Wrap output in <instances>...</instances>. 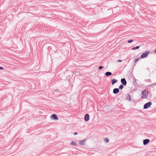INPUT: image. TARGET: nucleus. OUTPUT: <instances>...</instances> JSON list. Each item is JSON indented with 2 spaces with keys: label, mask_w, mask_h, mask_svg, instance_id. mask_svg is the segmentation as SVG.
Wrapping results in <instances>:
<instances>
[{
  "label": "nucleus",
  "mask_w": 156,
  "mask_h": 156,
  "mask_svg": "<svg viewBox=\"0 0 156 156\" xmlns=\"http://www.w3.org/2000/svg\"><path fill=\"white\" fill-rule=\"evenodd\" d=\"M117 80L115 79H113L112 80V85H113L114 83H116L117 82Z\"/></svg>",
  "instance_id": "obj_11"
},
{
  "label": "nucleus",
  "mask_w": 156,
  "mask_h": 156,
  "mask_svg": "<svg viewBox=\"0 0 156 156\" xmlns=\"http://www.w3.org/2000/svg\"><path fill=\"white\" fill-rule=\"evenodd\" d=\"M50 119L52 120H54L55 121H57L58 120V117L55 114H53L51 115L50 116Z\"/></svg>",
  "instance_id": "obj_3"
},
{
  "label": "nucleus",
  "mask_w": 156,
  "mask_h": 156,
  "mask_svg": "<svg viewBox=\"0 0 156 156\" xmlns=\"http://www.w3.org/2000/svg\"><path fill=\"white\" fill-rule=\"evenodd\" d=\"M139 58H140V57H138V58H136V59H135V60H134V62H137L138 61V60L139 59Z\"/></svg>",
  "instance_id": "obj_18"
},
{
  "label": "nucleus",
  "mask_w": 156,
  "mask_h": 156,
  "mask_svg": "<svg viewBox=\"0 0 156 156\" xmlns=\"http://www.w3.org/2000/svg\"><path fill=\"white\" fill-rule=\"evenodd\" d=\"M90 119V115L88 114H86L84 117V121L86 122L88 121Z\"/></svg>",
  "instance_id": "obj_5"
},
{
  "label": "nucleus",
  "mask_w": 156,
  "mask_h": 156,
  "mask_svg": "<svg viewBox=\"0 0 156 156\" xmlns=\"http://www.w3.org/2000/svg\"><path fill=\"white\" fill-rule=\"evenodd\" d=\"M104 67L102 66H100L98 67V68H103Z\"/></svg>",
  "instance_id": "obj_19"
},
{
  "label": "nucleus",
  "mask_w": 156,
  "mask_h": 156,
  "mask_svg": "<svg viewBox=\"0 0 156 156\" xmlns=\"http://www.w3.org/2000/svg\"><path fill=\"white\" fill-rule=\"evenodd\" d=\"M152 103L151 102H149L144 105V109H147L150 107Z\"/></svg>",
  "instance_id": "obj_4"
},
{
  "label": "nucleus",
  "mask_w": 156,
  "mask_h": 156,
  "mask_svg": "<svg viewBox=\"0 0 156 156\" xmlns=\"http://www.w3.org/2000/svg\"><path fill=\"white\" fill-rule=\"evenodd\" d=\"M123 87H124V86L123 85H121L119 86V88L120 89H122L123 88Z\"/></svg>",
  "instance_id": "obj_17"
},
{
  "label": "nucleus",
  "mask_w": 156,
  "mask_h": 156,
  "mask_svg": "<svg viewBox=\"0 0 156 156\" xmlns=\"http://www.w3.org/2000/svg\"><path fill=\"white\" fill-rule=\"evenodd\" d=\"M141 99L147 98L148 97V91L145 89L143 90L141 93Z\"/></svg>",
  "instance_id": "obj_1"
},
{
  "label": "nucleus",
  "mask_w": 156,
  "mask_h": 156,
  "mask_svg": "<svg viewBox=\"0 0 156 156\" xmlns=\"http://www.w3.org/2000/svg\"><path fill=\"white\" fill-rule=\"evenodd\" d=\"M119 92V90L118 88H115L113 90V92L114 94H116Z\"/></svg>",
  "instance_id": "obj_9"
},
{
  "label": "nucleus",
  "mask_w": 156,
  "mask_h": 156,
  "mask_svg": "<svg viewBox=\"0 0 156 156\" xmlns=\"http://www.w3.org/2000/svg\"><path fill=\"white\" fill-rule=\"evenodd\" d=\"M0 68H4L0 66Z\"/></svg>",
  "instance_id": "obj_23"
},
{
  "label": "nucleus",
  "mask_w": 156,
  "mask_h": 156,
  "mask_svg": "<svg viewBox=\"0 0 156 156\" xmlns=\"http://www.w3.org/2000/svg\"><path fill=\"white\" fill-rule=\"evenodd\" d=\"M104 141L107 143H108L109 142V140L107 138H104Z\"/></svg>",
  "instance_id": "obj_14"
},
{
  "label": "nucleus",
  "mask_w": 156,
  "mask_h": 156,
  "mask_svg": "<svg viewBox=\"0 0 156 156\" xmlns=\"http://www.w3.org/2000/svg\"><path fill=\"white\" fill-rule=\"evenodd\" d=\"M71 145L72 146H76V142H75L73 141H71Z\"/></svg>",
  "instance_id": "obj_10"
},
{
  "label": "nucleus",
  "mask_w": 156,
  "mask_h": 156,
  "mask_svg": "<svg viewBox=\"0 0 156 156\" xmlns=\"http://www.w3.org/2000/svg\"><path fill=\"white\" fill-rule=\"evenodd\" d=\"M127 100H128L129 101H131V97L128 94L126 98Z\"/></svg>",
  "instance_id": "obj_13"
},
{
  "label": "nucleus",
  "mask_w": 156,
  "mask_h": 156,
  "mask_svg": "<svg viewBox=\"0 0 156 156\" xmlns=\"http://www.w3.org/2000/svg\"><path fill=\"white\" fill-rule=\"evenodd\" d=\"M106 76H110L112 75V73L110 72H107L105 73Z\"/></svg>",
  "instance_id": "obj_15"
},
{
  "label": "nucleus",
  "mask_w": 156,
  "mask_h": 156,
  "mask_svg": "<svg viewBox=\"0 0 156 156\" xmlns=\"http://www.w3.org/2000/svg\"><path fill=\"white\" fill-rule=\"evenodd\" d=\"M122 61V60H117V62H121Z\"/></svg>",
  "instance_id": "obj_20"
},
{
  "label": "nucleus",
  "mask_w": 156,
  "mask_h": 156,
  "mask_svg": "<svg viewBox=\"0 0 156 156\" xmlns=\"http://www.w3.org/2000/svg\"><path fill=\"white\" fill-rule=\"evenodd\" d=\"M150 51H147L143 53L140 56V58H143L147 57L148 54L150 53Z\"/></svg>",
  "instance_id": "obj_2"
},
{
  "label": "nucleus",
  "mask_w": 156,
  "mask_h": 156,
  "mask_svg": "<svg viewBox=\"0 0 156 156\" xmlns=\"http://www.w3.org/2000/svg\"><path fill=\"white\" fill-rule=\"evenodd\" d=\"M154 52L156 54V48L155 49Z\"/></svg>",
  "instance_id": "obj_22"
},
{
  "label": "nucleus",
  "mask_w": 156,
  "mask_h": 156,
  "mask_svg": "<svg viewBox=\"0 0 156 156\" xmlns=\"http://www.w3.org/2000/svg\"><path fill=\"white\" fill-rule=\"evenodd\" d=\"M73 134L74 135H76L77 134V132H75L73 133Z\"/></svg>",
  "instance_id": "obj_21"
},
{
  "label": "nucleus",
  "mask_w": 156,
  "mask_h": 156,
  "mask_svg": "<svg viewBox=\"0 0 156 156\" xmlns=\"http://www.w3.org/2000/svg\"><path fill=\"white\" fill-rule=\"evenodd\" d=\"M140 46H137L136 47H134L133 48L131 49L132 50H136V49H138V48H140Z\"/></svg>",
  "instance_id": "obj_12"
},
{
  "label": "nucleus",
  "mask_w": 156,
  "mask_h": 156,
  "mask_svg": "<svg viewBox=\"0 0 156 156\" xmlns=\"http://www.w3.org/2000/svg\"><path fill=\"white\" fill-rule=\"evenodd\" d=\"M150 142L149 139H147L144 140L143 141V144L144 145H146L147 144Z\"/></svg>",
  "instance_id": "obj_8"
},
{
  "label": "nucleus",
  "mask_w": 156,
  "mask_h": 156,
  "mask_svg": "<svg viewBox=\"0 0 156 156\" xmlns=\"http://www.w3.org/2000/svg\"><path fill=\"white\" fill-rule=\"evenodd\" d=\"M95 68H98V66L96 67Z\"/></svg>",
  "instance_id": "obj_24"
},
{
  "label": "nucleus",
  "mask_w": 156,
  "mask_h": 156,
  "mask_svg": "<svg viewBox=\"0 0 156 156\" xmlns=\"http://www.w3.org/2000/svg\"><path fill=\"white\" fill-rule=\"evenodd\" d=\"M121 82L122 84L124 85H126V81L125 78H123L121 80Z\"/></svg>",
  "instance_id": "obj_7"
},
{
  "label": "nucleus",
  "mask_w": 156,
  "mask_h": 156,
  "mask_svg": "<svg viewBox=\"0 0 156 156\" xmlns=\"http://www.w3.org/2000/svg\"><path fill=\"white\" fill-rule=\"evenodd\" d=\"M86 141V139L80 140L79 141V144L80 145H85Z\"/></svg>",
  "instance_id": "obj_6"
},
{
  "label": "nucleus",
  "mask_w": 156,
  "mask_h": 156,
  "mask_svg": "<svg viewBox=\"0 0 156 156\" xmlns=\"http://www.w3.org/2000/svg\"><path fill=\"white\" fill-rule=\"evenodd\" d=\"M133 41V40L131 39V40H128V41L127 42H128V43H131Z\"/></svg>",
  "instance_id": "obj_16"
}]
</instances>
